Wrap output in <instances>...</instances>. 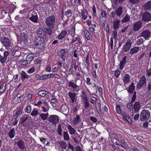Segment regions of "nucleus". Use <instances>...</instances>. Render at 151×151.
<instances>
[{
	"instance_id": "nucleus-1",
	"label": "nucleus",
	"mask_w": 151,
	"mask_h": 151,
	"mask_svg": "<svg viewBox=\"0 0 151 151\" xmlns=\"http://www.w3.org/2000/svg\"><path fill=\"white\" fill-rule=\"evenodd\" d=\"M55 22V17L51 15L47 17L45 19V23L48 27L53 29L54 27V24Z\"/></svg>"
},
{
	"instance_id": "nucleus-2",
	"label": "nucleus",
	"mask_w": 151,
	"mask_h": 151,
	"mask_svg": "<svg viewBox=\"0 0 151 151\" xmlns=\"http://www.w3.org/2000/svg\"><path fill=\"white\" fill-rule=\"evenodd\" d=\"M150 115V112L147 110H143L140 115V120L142 121L147 120L149 118Z\"/></svg>"
},
{
	"instance_id": "nucleus-3",
	"label": "nucleus",
	"mask_w": 151,
	"mask_h": 151,
	"mask_svg": "<svg viewBox=\"0 0 151 151\" xmlns=\"http://www.w3.org/2000/svg\"><path fill=\"white\" fill-rule=\"evenodd\" d=\"M48 121L54 125H55L59 122V117L55 115H50L48 118Z\"/></svg>"
},
{
	"instance_id": "nucleus-4",
	"label": "nucleus",
	"mask_w": 151,
	"mask_h": 151,
	"mask_svg": "<svg viewBox=\"0 0 151 151\" xmlns=\"http://www.w3.org/2000/svg\"><path fill=\"white\" fill-rule=\"evenodd\" d=\"M34 58V55L33 54H29L27 55L26 60H22L21 61L20 63L23 65L29 64L33 60Z\"/></svg>"
},
{
	"instance_id": "nucleus-5",
	"label": "nucleus",
	"mask_w": 151,
	"mask_h": 151,
	"mask_svg": "<svg viewBox=\"0 0 151 151\" xmlns=\"http://www.w3.org/2000/svg\"><path fill=\"white\" fill-rule=\"evenodd\" d=\"M1 43L6 48H9L10 46V42L9 38L5 36L2 37L0 40Z\"/></svg>"
},
{
	"instance_id": "nucleus-6",
	"label": "nucleus",
	"mask_w": 151,
	"mask_h": 151,
	"mask_svg": "<svg viewBox=\"0 0 151 151\" xmlns=\"http://www.w3.org/2000/svg\"><path fill=\"white\" fill-rule=\"evenodd\" d=\"M140 36L143 37L145 40H148L151 37V32L148 29H146L141 32Z\"/></svg>"
},
{
	"instance_id": "nucleus-7",
	"label": "nucleus",
	"mask_w": 151,
	"mask_h": 151,
	"mask_svg": "<svg viewBox=\"0 0 151 151\" xmlns=\"http://www.w3.org/2000/svg\"><path fill=\"white\" fill-rule=\"evenodd\" d=\"M142 20L144 22H149L151 20V15L148 12H145L142 15Z\"/></svg>"
},
{
	"instance_id": "nucleus-8",
	"label": "nucleus",
	"mask_w": 151,
	"mask_h": 151,
	"mask_svg": "<svg viewBox=\"0 0 151 151\" xmlns=\"http://www.w3.org/2000/svg\"><path fill=\"white\" fill-rule=\"evenodd\" d=\"M34 45L37 48H42L44 47L45 44L40 39H35L34 40Z\"/></svg>"
},
{
	"instance_id": "nucleus-9",
	"label": "nucleus",
	"mask_w": 151,
	"mask_h": 151,
	"mask_svg": "<svg viewBox=\"0 0 151 151\" xmlns=\"http://www.w3.org/2000/svg\"><path fill=\"white\" fill-rule=\"evenodd\" d=\"M142 22L140 21L134 23L133 27V30L135 32L138 31L142 27Z\"/></svg>"
},
{
	"instance_id": "nucleus-10",
	"label": "nucleus",
	"mask_w": 151,
	"mask_h": 151,
	"mask_svg": "<svg viewBox=\"0 0 151 151\" xmlns=\"http://www.w3.org/2000/svg\"><path fill=\"white\" fill-rule=\"evenodd\" d=\"M132 43L131 40H128L126 43L123 46L122 49L124 52H126L129 50L132 45Z\"/></svg>"
},
{
	"instance_id": "nucleus-11",
	"label": "nucleus",
	"mask_w": 151,
	"mask_h": 151,
	"mask_svg": "<svg viewBox=\"0 0 151 151\" xmlns=\"http://www.w3.org/2000/svg\"><path fill=\"white\" fill-rule=\"evenodd\" d=\"M30 20L35 23H37L38 20L37 13L35 11H33L32 16L29 18Z\"/></svg>"
},
{
	"instance_id": "nucleus-12",
	"label": "nucleus",
	"mask_w": 151,
	"mask_h": 151,
	"mask_svg": "<svg viewBox=\"0 0 151 151\" xmlns=\"http://www.w3.org/2000/svg\"><path fill=\"white\" fill-rule=\"evenodd\" d=\"M116 14L117 16L119 17H122L123 10L122 7L121 6H119L115 10Z\"/></svg>"
},
{
	"instance_id": "nucleus-13",
	"label": "nucleus",
	"mask_w": 151,
	"mask_h": 151,
	"mask_svg": "<svg viewBox=\"0 0 151 151\" xmlns=\"http://www.w3.org/2000/svg\"><path fill=\"white\" fill-rule=\"evenodd\" d=\"M146 79L145 76H142L141 79L137 84V87L138 89H140L143 86L146 82Z\"/></svg>"
},
{
	"instance_id": "nucleus-14",
	"label": "nucleus",
	"mask_w": 151,
	"mask_h": 151,
	"mask_svg": "<svg viewBox=\"0 0 151 151\" xmlns=\"http://www.w3.org/2000/svg\"><path fill=\"white\" fill-rule=\"evenodd\" d=\"M68 86L69 87H72L73 89L72 91L74 92L76 91L78 92L79 90L78 86L71 81L69 82Z\"/></svg>"
},
{
	"instance_id": "nucleus-15",
	"label": "nucleus",
	"mask_w": 151,
	"mask_h": 151,
	"mask_svg": "<svg viewBox=\"0 0 151 151\" xmlns=\"http://www.w3.org/2000/svg\"><path fill=\"white\" fill-rule=\"evenodd\" d=\"M133 107V110H134L135 113L138 112L141 107L140 103L139 101H136Z\"/></svg>"
},
{
	"instance_id": "nucleus-16",
	"label": "nucleus",
	"mask_w": 151,
	"mask_h": 151,
	"mask_svg": "<svg viewBox=\"0 0 151 151\" xmlns=\"http://www.w3.org/2000/svg\"><path fill=\"white\" fill-rule=\"evenodd\" d=\"M37 32V35L40 37L44 38L45 36V31L42 28L39 29Z\"/></svg>"
},
{
	"instance_id": "nucleus-17",
	"label": "nucleus",
	"mask_w": 151,
	"mask_h": 151,
	"mask_svg": "<svg viewBox=\"0 0 151 151\" xmlns=\"http://www.w3.org/2000/svg\"><path fill=\"white\" fill-rule=\"evenodd\" d=\"M140 49L141 47H134L130 49L129 53L131 55L135 54L138 52Z\"/></svg>"
},
{
	"instance_id": "nucleus-18",
	"label": "nucleus",
	"mask_w": 151,
	"mask_h": 151,
	"mask_svg": "<svg viewBox=\"0 0 151 151\" xmlns=\"http://www.w3.org/2000/svg\"><path fill=\"white\" fill-rule=\"evenodd\" d=\"M68 95L69 98L71 99L72 103L76 101V93L69 91L68 92Z\"/></svg>"
},
{
	"instance_id": "nucleus-19",
	"label": "nucleus",
	"mask_w": 151,
	"mask_h": 151,
	"mask_svg": "<svg viewBox=\"0 0 151 151\" xmlns=\"http://www.w3.org/2000/svg\"><path fill=\"white\" fill-rule=\"evenodd\" d=\"M29 116V115L27 114L24 115L20 119V122L21 124H22L24 126L25 124V122L28 119Z\"/></svg>"
},
{
	"instance_id": "nucleus-20",
	"label": "nucleus",
	"mask_w": 151,
	"mask_h": 151,
	"mask_svg": "<svg viewBox=\"0 0 151 151\" xmlns=\"http://www.w3.org/2000/svg\"><path fill=\"white\" fill-rule=\"evenodd\" d=\"M67 129L70 135H73L75 134L76 131L71 125L68 124L67 126Z\"/></svg>"
},
{
	"instance_id": "nucleus-21",
	"label": "nucleus",
	"mask_w": 151,
	"mask_h": 151,
	"mask_svg": "<svg viewBox=\"0 0 151 151\" xmlns=\"http://www.w3.org/2000/svg\"><path fill=\"white\" fill-rule=\"evenodd\" d=\"M135 89V86L134 83H132L129 85V88L127 90V91L130 94H132L134 93V91Z\"/></svg>"
},
{
	"instance_id": "nucleus-22",
	"label": "nucleus",
	"mask_w": 151,
	"mask_h": 151,
	"mask_svg": "<svg viewBox=\"0 0 151 151\" xmlns=\"http://www.w3.org/2000/svg\"><path fill=\"white\" fill-rule=\"evenodd\" d=\"M60 58L64 60H65L66 56V51L65 49H62L60 52Z\"/></svg>"
},
{
	"instance_id": "nucleus-23",
	"label": "nucleus",
	"mask_w": 151,
	"mask_h": 151,
	"mask_svg": "<svg viewBox=\"0 0 151 151\" xmlns=\"http://www.w3.org/2000/svg\"><path fill=\"white\" fill-rule=\"evenodd\" d=\"M9 53L8 51H5L4 52V57H1V59L0 62L3 63H4L7 60V56L9 55Z\"/></svg>"
},
{
	"instance_id": "nucleus-24",
	"label": "nucleus",
	"mask_w": 151,
	"mask_h": 151,
	"mask_svg": "<svg viewBox=\"0 0 151 151\" xmlns=\"http://www.w3.org/2000/svg\"><path fill=\"white\" fill-rule=\"evenodd\" d=\"M81 119L79 115H76L73 119V123L75 124H76L79 123L81 120Z\"/></svg>"
},
{
	"instance_id": "nucleus-25",
	"label": "nucleus",
	"mask_w": 151,
	"mask_h": 151,
	"mask_svg": "<svg viewBox=\"0 0 151 151\" xmlns=\"http://www.w3.org/2000/svg\"><path fill=\"white\" fill-rule=\"evenodd\" d=\"M144 9L146 10L150 11L151 10V1L147 2L143 6Z\"/></svg>"
},
{
	"instance_id": "nucleus-26",
	"label": "nucleus",
	"mask_w": 151,
	"mask_h": 151,
	"mask_svg": "<svg viewBox=\"0 0 151 151\" xmlns=\"http://www.w3.org/2000/svg\"><path fill=\"white\" fill-rule=\"evenodd\" d=\"M15 131L14 127L10 129L8 133L9 137L11 139L13 138L15 135Z\"/></svg>"
},
{
	"instance_id": "nucleus-27",
	"label": "nucleus",
	"mask_w": 151,
	"mask_h": 151,
	"mask_svg": "<svg viewBox=\"0 0 151 151\" xmlns=\"http://www.w3.org/2000/svg\"><path fill=\"white\" fill-rule=\"evenodd\" d=\"M120 20L116 19L113 23V27L114 29H118L120 26Z\"/></svg>"
},
{
	"instance_id": "nucleus-28",
	"label": "nucleus",
	"mask_w": 151,
	"mask_h": 151,
	"mask_svg": "<svg viewBox=\"0 0 151 151\" xmlns=\"http://www.w3.org/2000/svg\"><path fill=\"white\" fill-rule=\"evenodd\" d=\"M79 65V64L78 63H76L75 61H74L72 62L70 67L72 68H74L75 70L76 71L78 70Z\"/></svg>"
},
{
	"instance_id": "nucleus-29",
	"label": "nucleus",
	"mask_w": 151,
	"mask_h": 151,
	"mask_svg": "<svg viewBox=\"0 0 151 151\" xmlns=\"http://www.w3.org/2000/svg\"><path fill=\"white\" fill-rule=\"evenodd\" d=\"M18 147L21 150L24 149L25 148L24 142L22 140H19L17 142V143Z\"/></svg>"
},
{
	"instance_id": "nucleus-30",
	"label": "nucleus",
	"mask_w": 151,
	"mask_h": 151,
	"mask_svg": "<svg viewBox=\"0 0 151 151\" xmlns=\"http://www.w3.org/2000/svg\"><path fill=\"white\" fill-rule=\"evenodd\" d=\"M67 34V31L65 30L63 31L60 34L57 36V37L59 40H62L63 38L65 37Z\"/></svg>"
},
{
	"instance_id": "nucleus-31",
	"label": "nucleus",
	"mask_w": 151,
	"mask_h": 151,
	"mask_svg": "<svg viewBox=\"0 0 151 151\" xmlns=\"http://www.w3.org/2000/svg\"><path fill=\"white\" fill-rule=\"evenodd\" d=\"M130 19V16L127 14L124 16V17L122 19L121 21L123 23H127L129 21Z\"/></svg>"
},
{
	"instance_id": "nucleus-32",
	"label": "nucleus",
	"mask_w": 151,
	"mask_h": 151,
	"mask_svg": "<svg viewBox=\"0 0 151 151\" xmlns=\"http://www.w3.org/2000/svg\"><path fill=\"white\" fill-rule=\"evenodd\" d=\"M48 93V91L45 90H42L40 91L38 93V94L39 96H41L44 97Z\"/></svg>"
},
{
	"instance_id": "nucleus-33",
	"label": "nucleus",
	"mask_w": 151,
	"mask_h": 151,
	"mask_svg": "<svg viewBox=\"0 0 151 151\" xmlns=\"http://www.w3.org/2000/svg\"><path fill=\"white\" fill-rule=\"evenodd\" d=\"M30 114L32 116H36L39 114V111L37 110V109H34L32 112H31Z\"/></svg>"
},
{
	"instance_id": "nucleus-34",
	"label": "nucleus",
	"mask_w": 151,
	"mask_h": 151,
	"mask_svg": "<svg viewBox=\"0 0 151 151\" xmlns=\"http://www.w3.org/2000/svg\"><path fill=\"white\" fill-rule=\"evenodd\" d=\"M20 37L21 40L23 41H27V36L25 33H21L20 35Z\"/></svg>"
},
{
	"instance_id": "nucleus-35",
	"label": "nucleus",
	"mask_w": 151,
	"mask_h": 151,
	"mask_svg": "<svg viewBox=\"0 0 151 151\" xmlns=\"http://www.w3.org/2000/svg\"><path fill=\"white\" fill-rule=\"evenodd\" d=\"M49 115L48 113H47L46 114L42 113L40 114V116L41 119L43 120H46L48 117Z\"/></svg>"
},
{
	"instance_id": "nucleus-36",
	"label": "nucleus",
	"mask_w": 151,
	"mask_h": 151,
	"mask_svg": "<svg viewBox=\"0 0 151 151\" xmlns=\"http://www.w3.org/2000/svg\"><path fill=\"white\" fill-rule=\"evenodd\" d=\"M6 84V83L5 82L3 83L0 87V93H3L6 89L5 86Z\"/></svg>"
},
{
	"instance_id": "nucleus-37",
	"label": "nucleus",
	"mask_w": 151,
	"mask_h": 151,
	"mask_svg": "<svg viewBox=\"0 0 151 151\" xmlns=\"http://www.w3.org/2000/svg\"><path fill=\"white\" fill-rule=\"evenodd\" d=\"M12 54L15 56H19L21 55V52L18 50H14Z\"/></svg>"
},
{
	"instance_id": "nucleus-38",
	"label": "nucleus",
	"mask_w": 151,
	"mask_h": 151,
	"mask_svg": "<svg viewBox=\"0 0 151 151\" xmlns=\"http://www.w3.org/2000/svg\"><path fill=\"white\" fill-rule=\"evenodd\" d=\"M84 101V108L86 109H87L89 107V103L88 99L83 101Z\"/></svg>"
},
{
	"instance_id": "nucleus-39",
	"label": "nucleus",
	"mask_w": 151,
	"mask_h": 151,
	"mask_svg": "<svg viewBox=\"0 0 151 151\" xmlns=\"http://www.w3.org/2000/svg\"><path fill=\"white\" fill-rule=\"evenodd\" d=\"M61 125L60 124L58 126L57 129V132L58 133V134L60 135L61 136H62V127H61Z\"/></svg>"
},
{
	"instance_id": "nucleus-40",
	"label": "nucleus",
	"mask_w": 151,
	"mask_h": 151,
	"mask_svg": "<svg viewBox=\"0 0 151 151\" xmlns=\"http://www.w3.org/2000/svg\"><path fill=\"white\" fill-rule=\"evenodd\" d=\"M144 42V40L142 38H139L137 39V40H136L135 42V44L137 45H141Z\"/></svg>"
},
{
	"instance_id": "nucleus-41",
	"label": "nucleus",
	"mask_w": 151,
	"mask_h": 151,
	"mask_svg": "<svg viewBox=\"0 0 151 151\" xmlns=\"http://www.w3.org/2000/svg\"><path fill=\"white\" fill-rule=\"evenodd\" d=\"M88 99L89 101L93 105H95L96 104V102L97 100V99L96 98H94V99H93L91 98H89Z\"/></svg>"
},
{
	"instance_id": "nucleus-42",
	"label": "nucleus",
	"mask_w": 151,
	"mask_h": 151,
	"mask_svg": "<svg viewBox=\"0 0 151 151\" xmlns=\"http://www.w3.org/2000/svg\"><path fill=\"white\" fill-rule=\"evenodd\" d=\"M117 113L119 114L121 113L122 111H121V108L120 105H117L115 107Z\"/></svg>"
},
{
	"instance_id": "nucleus-43",
	"label": "nucleus",
	"mask_w": 151,
	"mask_h": 151,
	"mask_svg": "<svg viewBox=\"0 0 151 151\" xmlns=\"http://www.w3.org/2000/svg\"><path fill=\"white\" fill-rule=\"evenodd\" d=\"M24 110L27 113H30L32 111L31 106L30 105L27 106L24 108Z\"/></svg>"
},
{
	"instance_id": "nucleus-44",
	"label": "nucleus",
	"mask_w": 151,
	"mask_h": 151,
	"mask_svg": "<svg viewBox=\"0 0 151 151\" xmlns=\"http://www.w3.org/2000/svg\"><path fill=\"white\" fill-rule=\"evenodd\" d=\"M132 103H133V102H132L131 101L130 102H128L127 104V108L130 111H132L133 110V106Z\"/></svg>"
},
{
	"instance_id": "nucleus-45",
	"label": "nucleus",
	"mask_w": 151,
	"mask_h": 151,
	"mask_svg": "<svg viewBox=\"0 0 151 151\" xmlns=\"http://www.w3.org/2000/svg\"><path fill=\"white\" fill-rule=\"evenodd\" d=\"M96 90L98 91L99 93V95L102 96H103V90L101 86H99L96 87Z\"/></svg>"
},
{
	"instance_id": "nucleus-46",
	"label": "nucleus",
	"mask_w": 151,
	"mask_h": 151,
	"mask_svg": "<svg viewBox=\"0 0 151 151\" xmlns=\"http://www.w3.org/2000/svg\"><path fill=\"white\" fill-rule=\"evenodd\" d=\"M63 134L64 140H68L69 139V136L67 132H64Z\"/></svg>"
},
{
	"instance_id": "nucleus-47",
	"label": "nucleus",
	"mask_w": 151,
	"mask_h": 151,
	"mask_svg": "<svg viewBox=\"0 0 151 151\" xmlns=\"http://www.w3.org/2000/svg\"><path fill=\"white\" fill-rule=\"evenodd\" d=\"M130 76H124L123 82L124 83H128L130 81Z\"/></svg>"
},
{
	"instance_id": "nucleus-48",
	"label": "nucleus",
	"mask_w": 151,
	"mask_h": 151,
	"mask_svg": "<svg viewBox=\"0 0 151 151\" xmlns=\"http://www.w3.org/2000/svg\"><path fill=\"white\" fill-rule=\"evenodd\" d=\"M59 144L62 148L65 149L66 148L67 145L65 142L63 141H61L60 142Z\"/></svg>"
},
{
	"instance_id": "nucleus-49",
	"label": "nucleus",
	"mask_w": 151,
	"mask_h": 151,
	"mask_svg": "<svg viewBox=\"0 0 151 151\" xmlns=\"http://www.w3.org/2000/svg\"><path fill=\"white\" fill-rule=\"evenodd\" d=\"M124 120H125L126 122H127L131 124L132 122V119L129 115H128L123 119Z\"/></svg>"
},
{
	"instance_id": "nucleus-50",
	"label": "nucleus",
	"mask_w": 151,
	"mask_h": 151,
	"mask_svg": "<svg viewBox=\"0 0 151 151\" xmlns=\"http://www.w3.org/2000/svg\"><path fill=\"white\" fill-rule=\"evenodd\" d=\"M136 92L135 91L133 93V94L132 98L131 101L132 102L134 103L135 101V99H136Z\"/></svg>"
},
{
	"instance_id": "nucleus-51",
	"label": "nucleus",
	"mask_w": 151,
	"mask_h": 151,
	"mask_svg": "<svg viewBox=\"0 0 151 151\" xmlns=\"http://www.w3.org/2000/svg\"><path fill=\"white\" fill-rule=\"evenodd\" d=\"M52 28H50L49 27H47L46 28V32L47 34L49 35H51L52 34V30L51 29Z\"/></svg>"
},
{
	"instance_id": "nucleus-52",
	"label": "nucleus",
	"mask_w": 151,
	"mask_h": 151,
	"mask_svg": "<svg viewBox=\"0 0 151 151\" xmlns=\"http://www.w3.org/2000/svg\"><path fill=\"white\" fill-rule=\"evenodd\" d=\"M87 13V12L86 13L85 12L83 11H82L81 12V14L82 16V18L83 19L85 20L86 19L87 16L86 14Z\"/></svg>"
},
{
	"instance_id": "nucleus-53",
	"label": "nucleus",
	"mask_w": 151,
	"mask_h": 151,
	"mask_svg": "<svg viewBox=\"0 0 151 151\" xmlns=\"http://www.w3.org/2000/svg\"><path fill=\"white\" fill-rule=\"evenodd\" d=\"M89 58L88 56V54L86 58V61L85 62L87 64V68L88 69V67L90 65V63L89 60Z\"/></svg>"
},
{
	"instance_id": "nucleus-54",
	"label": "nucleus",
	"mask_w": 151,
	"mask_h": 151,
	"mask_svg": "<svg viewBox=\"0 0 151 151\" xmlns=\"http://www.w3.org/2000/svg\"><path fill=\"white\" fill-rule=\"evenodd\" d=\"M23 105H20L19 106H17L16 107V110L17 111H20L22 112L23 110Z\"/></svg>"
},
{
	"instance_id": "nucleus-55",
	"label": "nucleus",
	"mask_w": 151,
	"mask_h": 151,
	"mask_svg": "<svg viewBox=\"0 0 151 151\" xmlns=\"http://www.w3.org/2000/svg\"><path fill=\"white\" fill-rule=\"evenodd\" d=\"M84 34L85 36L87 37L88 40H90V37L89 36L90 33L87 31L85 30L84 32Z\"/></svg>"
},
{
	"instance_id": "nucleus-56",
	"label": "nucleus",
	"mask_w": 151,
	"mask_h": 151,
	"mask_svg": "<svg viewBox=\"0 0 151 151\" xmlns=\"http://www.w3.org/2000/svg\"><path fill=\"white\" fill-rule=\"evenodd\" d=\"M120 114L121 116H122L123 119H124L125 117H126L127 116L129 115L126 112L122 111L121 113Z\"/></svg>"
},
{
	"instance_id": "nucleus-57",
	"label": "nucleus",
	"mask_w": 151,
	"mask_h": 151,
	"mask_svg": "<svg viewBox=\"0 0 151 151\" xmlns=\"http://www.w3.org/2000/svg\"><path fill=\"white\" fill-rule=\"evenodd\" d=\"M81 98L82 99L83 101L86 100V99H88L87 96L85 93L83 94H81L80 96Z\"/></svg>"
},
{
	"instance_id": "nucleus-58",
	"label": "nucleus",
	"mask_w": 151,
	"mask_h": 151,
	"mask_svg": "<svg viewBox=\"0 0 151 151\" xmlns=\"http://www.w3.org/2000/svg\"><path fill=\"white\" fill-rule=\"evenodd\" d=\"M55 76H40L39 78L40 80H42L43 79H46L49 78H53Z\"/></svg>"
},
{
	"instance_id": "nucleus-59",
	"label": "nucleus",
	"mask_w": 151,
	"mask_h": 151,
	"mask_svg": "<svg viewBox=\"0 0 151 151\" xmlns=\"http://www.w3.org/2000/svg\"><path fill=\"white\" fill-rule=\"evenodd\" d=\"M68 148L70 149L72 151H76L74 147L70 143L68 144Z\"/></svg>"
},
{
	"instance_id": "nucleus-60",
	"label": "nucleus",
	"mask_w": 151,
	"mask_h": 151,
	"mask_svg": "<svg viewBox=\"0 0 151 151\" xmlns=\"http://www.w3.org/2000/svg\"><path fill=\"white\" fill-rule=\"evenodd\" d=\"M90 119L93 123H95L97 122V119L96 118L94 117L91 116L90 117Z\"/></svg>"
},
{
	"instance_id": "nucleus-61",
	"label": "nucleus",
	"mask_w": 151,
	"mask_h": 151,
	"mask_svg": "<svg viewBox=\"0 0 151 151\" xmlns=\"http://www.w3.org/2000/svg\"><path fill=\"white\" fill-rule=\"evenodd\" d=\"M75 149L76 151H83V150L81 148V147L79 145L76 146Z\"/></svg>"
},
{
	"instance_id": "nucleus-62",
	"label": "nucleus",
	"mask_w": 151,
	"mask_h": 151,
	"mask_svg": "<svg viewBox=\"0 0 151 151\" xmlns=\"http://www.w3.org/2000/svg\"><path fill=\"white\" fill-rule=\"evenodd\" d=\"M125 65V63L120 61V64H119V65H120V67L119 68V69L120 70H122L123 69L124 66Z\"/></svg>"
},
{
	"instance_id": "nucleus-63",
	"label": "nucleus",
	"mask_w": 151,
	"mask_h": 151,
	"mask_svg": "<svg viewBox=\"0 0 151 151\" xmlns=\"http://www.w3.org/2000/svg\"><path fill=\"white\" fill-rule=\"evenodd\" d=\"M131 148L134 151H140L139 149L133 146H131Z\"/></svg>"
},
{
	"instance_id": "nucleus-64",
	"label": "nucleus",
	"mask_w": 151,
	"mask_h": 151,
	"mask_svg": "<svg viewBox=\"0 0 151 151\" xmlns=\"http://www.w3.org/2000/svg\"><path fill=\"white\" fill-rule=\"evenodd\" d=\"M57 102V99L56 98H53L51 99V103L52 104H55Z\"/></svg>"
}]
</instances>
